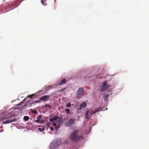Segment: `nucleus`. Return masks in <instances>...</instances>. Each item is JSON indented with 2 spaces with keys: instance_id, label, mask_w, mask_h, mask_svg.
Listing matches in <instances>:
<instances>
[{
  "instance_id": "obj_1",
  "label": "nucleus",
  "mask_w": 149,
  "mask_h": 149,
  "mask_svg": "<svg viewBox=\"0 0 149 149\" xmlns=\"http://www.w3.org/2000/svg\"><path fill=\"white\" fill-rule=\"evenodd\" d=\"M78 132L79 131L78 130H75L74 132L71 134L70 139L72 142H76L78 141L81 139V136H80L77 135Z\"/></svg>"
},
{
  "instance_id": "obj_2",
  "label": "nucleus",
  "mask_w": 149,
  "mask_h": 149,
  "mask_svg": "<svg viewBox=\"0 0 149 149\" xmlns=\"http://www.w3.org/2000/svg\"><path fill=\"white\" fill-rule=\"evenodd\" d=\"M61 144V141L60 139L54 141L51 143L50 147L51 149H54L58 147Z\"/></svg>"
},
{
  "instance_id": "obj_3",
  "label": "nucleus",
  "mask_w": 149,
  "mask_h": 149,
  "mask_svg": "<svg viewBox=\"0 0 149 149\" xmlns=\"http://www.w3.org/2000/svg\"><path fill=\"white\" fill-rule=\"evenodd\" d=\"M75 121V119L74 118H72L65 123V126L67 127L70 126L74 124Z\"/></svg>"
},
{
  "instance_id": "obj_4",
  "label": "nucleus",
  "mask_w": 149,
  "mask_h": 149,
  "mask_svg": "<svg viewBox=\"0 0 149 149\" xmlns=\"http://www.w3.org/2000/svg\"><path fill=\"white\" fill-rule=\"evenodd\" d=\"M111 85H107V81H104L103 83V85L102 88L100 90L101 92H103L105 91L107 89L109 88Z\"/></svg>"
},
{
  "instance_id": "obj_5",
  "label": "nucleus",
  "mask_w": 149,
  "mask_h": 149,
  "mask_svg": "<svg viewBox=\"0 0 149 149\" xmlns=\"http://www.w3.org/2000/svg\"><path fill=\"white\" fill-rule=\"evenodd\" d=\"M84 91V89L83 88L81 87L79 88L77 93V96L78 98H80L82 97V93Z\"/></svg>"
},
{
  "instance_id": "obj_6",
  "label": "nucleus",
  "mask_w": 149,
  "mask_h": 149,
  "mask_svg": "<svg viewBox=\"0 0 149 149\" xmlns=\"http://www.w3.org/2000/svg\"><path fill=\"white\" fill-rule=\"evenodd\" d=\"M61 119H61H57V120L55 121V122L53 123V126H55L56 125H58L61 126L62 125L63 122V121L60 120Z\"/></svg>"
},
{
  "instance_id": "obj_7",
  "label": "nucleus",
  "mask_w": 149,
  "mask_h": 149,
  "mask_svg": "<svg viewBox=\"0 0 149 149\" xmlns=\"http://www.w3.org/2000/svg\"><path fill=\"white\" fill-rule=\"evenodd\" d=\"M57 119H61V118L58 116H54L53 118H50L49 119V121L51 123L55 122V121Z\"/></svg>"
},
{
  "instance_id": "obj_8",
  "label": "nucleus",
  "mask_w": 149,
  "mask_h": 149,
  "mask_svg": "<svg viewBox=\"0 0 149 149\" xmlns=\"http://www.w3.org/2000/svg\"><path fill=\"white\" fill-rule=\"evenodd\" d=\"M49 97V95H45L40 97V99L42 101H47Z\"/></svg>"
},
{
  "instance_id": "obj_9",
  "label": "nucleus",
  "mask_w": 149,
  "mask_h": 149,
  "mask_svg": "<svg viewBox=\"0 0 149 149\" xmlns=\"http://www.w3.org/2000/svg\"><path fill=\"white\" fill-rule=\"evenodd\" d=\"M16 120V119H11L9 120H6L5 121L3 122L2 123V124H6L12 122H13L15 121Z\"/></svg>"
},
{
  "instance_id": "obj_10",
  "label": "nucleus",
  "mask_w": 149,
  "mask_h": 149,
  "mask_svg": "<svg viewBox=\"0 0 149 149\" xmlns=\"http://www.w3.org/2000/svg\"><path fill=\"white\" fill-rule=\"evenodd\" d=\"M101 110V109L100 107L97 108L95 110L91 111L90 113V115L91 116L93 114Z\"/></svg>"
},
{
  "instance_id": "obj_11",
  "label": "nucleus",
  "mask_w": 149,
  "mask_h": 149,
  "mask_svg": "<svg viewBox=\"0 0 149 149\" xmlns=\"http://www.w3.org/2000/svg\"><path fill=\"white\" fill-rule=\"evenodd\" d=\"M86 106V102H83L80 106L79 109H81L82 107L84 108Z\"/></svg>"
},
{
  "instance_id": "obj_12",
  "label": "nucleus",
  "mask_w": 149,
  "mask_h": 149,
  "mask_svg": "<svg viewBox=\"0 0 149 149\" xmlns=\"http://www.w3.org/2000/svg\"><path fill=\"white\" fill-rule=\"evenodd\" d=\"M8 117L7 115H4L2 116L0 118L1 120H6L8 118Z\"/></svg>"
},
{
  "instance_id": "obj_13",
  "label": "nucleus",
  "mask_w": 149,
  "mask_h": 149,
  "mask_svg": "<svg viewBox=\"0 0 149 149\" xmlns=\"http://www.w3.org/2000/svg\"><path fill=\"white\" fill-rule=\"evenodd\" d=\"M66 83V80L65 79H64L61 81L59 83V85L64 84Z\"/></svg>"
},
{
  "instance_id": "obj_14",
  "label": "nucleus",
  "mask_w": 149,
  "mask_h": 149,
  "mask_svg": "<svg viewBox=\"0 0 149 149\" xmlns=\"http://www.w3.org/2000/svg\"><path fill=\"white\" fill-rule=\"evenodd\" d=\"M89 111H87L85 113V117L87 119H88L91 118L89 116Z\"/></svg>"
},
{
  "instance_id": "obj_15",
  "label": "nucleus",
  "mask_w": 149,
  "mask_h": 149,
  "mask_svg": "<svg viewBox=\"0 0 149 149\" xmlns=\"http://www.w3.org/2000/svg\"><path fill=\"white\" fill-rule=\"evenodd\" d=\"M36 121L37 123H40L42 124L44 123H45V121L43 120H37Z\"/></svg>"
},
{
  "instance_id": "obj_16",
  "label": "nucleus",
  "mask_w": 149,
  "mask_h": 149,
  "mask_svg": "<svg viewBox=\"0 0 149 149\" xmlns=\"http://www.w3.org/2000/svg\"><path fill=\"white\" fill-rule=\"evenodd\" d=\"M109 96V94H104L103 95V98L105 100L107 99V97Z\"/></svg>"
},
{
  "instance_id": "obj_17",
  "label": "nucleus",
  "mask_w": 149,
  "mask_h": 149,
  "mask_svg": "<svg viewBox=\"0 0 149 149\" xmlns=\"http://www.w3.org/2000/svg\"><path fill=\"white\" fill-rule=\"evenodd\" d=\"M23 119L24 121H26L29 120V117L27 116H25L24 117Z\"/></svg>"
},
{
  "instance_id": "obj_18",
  "label": "nucleus",
  "mask_w": 149,
  "mask_h": 149,
  "mask_svg": "<svg viewBox=\"0 0 149 149\" xmlns=\"http://www.w3.org/2000/svg\"><path fill=\"white\" fill-rule=\"evenodd\" d=\"M38 130L40 132H43L45 129V128L44 127H42V128H38Z\"/></svg>"
},
{
  "instance_id": "obj_19",
  "label": "nucleus",
  "mask_w": 149,
  "mask_h": 149,
  "mask_svg": "<svg viewBox=\"0 0 149 149\" xmlns=\"http://www.w3.org/2000/svg\"><path fill=\"white\" fill-rule=\"evenodd\" d=\"M47 88V89H51V88H54V86L53 85H51L50 86H47L46 87Z\"/></svg>"
},
{
  "instance_id": "obj_20",
  "label": "nucleus",
  "mask_w": 149,
  "mask_h": 149,
  "mask_svg": "<svg viewBox=\"0 0 149 149\" xmlns=\"http://www.w3.org/2000/svg\"><path fill=\"white\" fill-rule=\"evenodd\" d=\"M35 95H35L34 94H33L31 95H29V96L27 97L26 98L28 97H29L30 98H32L33 97V96H35Z\"/></svg>"
},
{
  "instance_id": "obj_21",
  "label": "nucleus",
  "mask_w": 149,
  "mask_h": 149,
  "mask_svg": "<svg viewBox=\"0 0 149 149\" xmlns=\"http://www.w3.org/2000/svg\"><path fill=\"white\" fill-rule=\"evenodd\" d=\"M40 102V101H36L35 102H32V103H31V104L30 105H31L32 104H34L35 103H38V102Z\"/></svg>"
},
{
  "instance_id": "obj_22",
  "label": "nucleus",
  "mask_w": 149,
  "mask_h": 149,
  "mask_svg": "<svg viewBox=\"0 0 149 149\" xmlns=\"http://www.w3.org/2000/svg\"><path fill=\"white\" fill-rule=\"evenodd\" d=\"M65 111L68 114L69 113L70 110L69 109H65Z\"/></svg>"
},
{
  "instance_id": "obj_23",
  "label": "nucleus",
  "mask_w": 149,
  "mask_h": 149,
  "mask_svg": "<svg viewBox=\"0 0 149 149\" xmlns=\"http://www.w3.org/2000/svg\"><path fill=\"white\" fill-rule=\"evenodd\" d=\"M42 116L41 115H39L37 117V120L40 119L42 118Z\"/></svg>"
},
{
  "instance_id": "obj_24",
  "label": "nucleus",
  "mask_w": 149,
  "mask_h": 149,
  "mask_svg": "<svg viewBox=\"0 0 149 149\" xmlns=\"http://www.w3.org/2000/svg\"><path fill=\"white\" fill-rule=\"evenodd\" d=\"M45 107H48L49 108H51V106L50 105L48 104H46L45 105Z\"/></svg>"
},
{
  "instance_id": "obj_25",
  "label": "nucleus",
  "mask_w": 149,
  "mask_h": 149,
  "mask_svg": "<svg viewBox=\"0 0 149 149\" xmlns=\"http://www.w3.org/2000/svg\"><path fill=\"white\" fill-rule=\"evenodd\" d=\"M25 100H26V99L25 98L21 102H20V103L21 104V105H22L24 103V101Z\"/></svg>"
},
{
  "instance_id": "obj_26",
  "label": "nucleus",
  "mask_w": 149,
  "mask_h": 149,
  "mask_svg": "<svg viewBox=\"0 0 149 149\" xmlns=\"http://www.w3.org/2000/svg\"><path fill=\"white\" fill-rule=\"evenodd\" d=\"M71 106V104L70 103H68L67 105V107H70Z\"/></svg>"
},
{
  "instance_id": "obj_27",
  "label": "nucleus",
  "mask_w": 149,
  "mask_h": 149,
  "mask_svg": "<svg viewBox=\"0 0 149 149\" xmlns=\"http://www.w3.org/2000/svg\"><path fill=\"white\" fill-rule=\"evenodd\" d=\"M66 88L65 87L64 88H63L62 89L60 90H59L58 91L59 92H63V91H64L65 90Z\"/></svg>"
},
{
  "instance_id": "obj_28",
  "label": "nucleus",
  "mask_w": 149,
  "mask_h": 149,
  "mask_svg": "<svg viewBox=\"0 0 149 149\" xmlns=\"http://www.w3.org/2000/svg\"><path fill=\"white\" fill-rule=\"evenodd\" d=\"M55 126V128L56 129H57V130L60 127V126L58 125H56Z\"/></svg>"
},
{
  "instance_id": "obj_29",
  "label": "nucleus",
  "mask_w": 149,
  "mask_h": 149,
  "mask_svg": "<svg viewBox=\"0 0 149 149\" xmlns=\"http://www.w3.org/2000/svg\"><path fill=\"white\" fill-rule=\"evenodd\" d=\"M32 112L33 113H37V111L35 110H33Z\"/></svg>"
},
{
  "instance_id": "obj_30",
  "label": "nucleus",
  "mask_w": 149,
  "mask_h": 149,
  "mask_svg": "<svg viewBox=\"0 0 149 149\" xmlns=\"http://www.w3.org/2000/svg\"><path fill=\"white\" fill-rule=\"evenodd\" d=\"M50 129L51 131H53V128L52 127H50Z\"/></svg>"
},
{
  "instance_id": "obj_31",
  "label": "nucleus",
  "mask_w": 149,
  "mask_h": 149,
  "mask_svg": "<svg viewBox=\"0 0 149 149\" xmlns=\"http://www.w3.org/2000/svg\"><path fill=\"white\" fill-rule=\"evenodd\" d=\"M21 104L19 103H18L17 104V106H19L20 105H21Z\"/></svg>"
},
{
  "instance_id": "obj_32",
  "label": "nucleus",
  "mask_w": 149,
  "mask_h": 149,
  "mask_svg": "<svg viewBox=\"0 0 149 149\" xmlns=\"http://www.w3.org/2000/svg\"><path fill=\"white\" fill-rule=\"evenodd\" d=\"M41 3H42V4L43 5H44V3H43V0H41Z\"/></svg>"
},
{
  "instance_id": "obj_33",
  "label": "nucleus",
  "mask_w": 149,
  "mask_h": 149,
  "mask_svg": "<svg viewBox=\"0 0 149 149\" xmlns=\"http://www.w3.org/2000/svg\"><path fill=\"white\" fill-rule=\"evenodd\" d=\"M50 124V123H47V124H48V126H49V124Z\"/></svg>"
},
{
  "instance_id": "obj_34",
  "label": "nucleus",
  "mask_w": 149,
  "mask_h": 149,
  "mask_svg": "<svg viewBox=\"0 0 149 149\" xmlns=\"http://www.w3.org/2000/svg\"><path fill=\"white\" fill-rule=\"evenodd\" d=\"M64 120H65V119H64Z\"/></svg>"
}]
</instances>
